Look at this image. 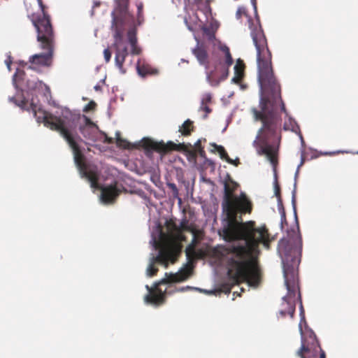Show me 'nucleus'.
I'll return each mask as SVG.
<instances>
[{
  "label": "nucleus",
  "instance_id": "nucleus-49",
  "mask_svg": "<svg viewBox=\"0 0 358 358\" xmlns=\"http://www.w3.org/2000/svg\"><path fill=\"white\" fill-rule=\"evenodd\" d=\"M29 68L31 69H34V67H32L31 66H29Z\"/></svg>",
  "mask_w": 358,
  "mask_h": 358
},
{
  "label": "nucleus",
  "instance_id": "nucleus-13",
  "mask_svg": "<svg viewBox=\"0 0 358 358\" xmlns=\"http://www.w3.org/2000/svg\"><path fill=\"white\" fill-rule=\"evenodd\" d=\"M166 228L169 231V234L160 232L159 237L162 241V246H164L166 243L176 242L175 240L176 236H180V230L178 226L173 221L169 220L166 222Z\"/></svg>",
  "mask_w": 358,
  "mask_h": 358
},
{
  "label": "nucleus",
  "instance_id": "nucleus-26",
  "mask_svg": "<svg viewBox=\"0 0 358 358\" xmlns=\"http://www.w3.org/2000/svg\"><path fill=\"white\" fill-rule=\"evenodd\" d=\"M289 124H290V127L287 124V123H285L284 127H283L284 129L285 130L290 129L291 131H292L293 132H295V133H298L299 131V127L294 121L290 120Z\"/></svg>",
  "mask_w": 358,
  "mask_h": 358
},
{
  "label": "nucleus",
  "instance_id": "nucleus-2",
  "mask_svg": "<svg viewBox=\"0 0 358 358\" xmlns=\"http://www.w3.org/2000/svg\"><path fill=\"white\" fill-rule=\"evenodd\" d=\"M248 22L257 50V78L262 92L259 110L252 109L254 120L262 123L254 145H257V153L265 155L275 166L282 138V118L278 111V104H280L282 112L286 113L287 111L281 97L280 85L274 75L272 55L263 29L259 23L254 25L250 17Z\"/></svg>",
  "mask_w": 358,
  "mask_h": 358
},
{
  "label": "nucleus",
  "instance_id": "nucleus-20",
  "mask_svg": "<svg viewBox=\"0 0 358 358\" xmlns=\"http://www.w3.org/2000/svg\"><path fill=\"white\" fill-rule=\"evenodd\" d=\"M79 130L84 138L86 139L92 140L94 141L96 140L95 131L93 128L87 126H80Z\"/></svg>",
  "mask_w": 358,
  "mask_h": 358
},
{
  "label": "nucleus",
  "instance_id": "nucleus-22",
  "mask_svg": "<svg viewBox=\"0 0 358 358\" xmlns=\"http://www.w3.org/2000/svg\"><path fill=\"white\" fill-rule=\"evenodd\" d=\"M210 146L213 147L215 149L214 150H212V152H214L215 150L218 152L221 159L227 160V157H229V155L223 146L218 145L215 143H210Z\"/></svg>",
  "mask_w": 358,
  "mask_h": 358
},
{
  "label": "nucleus",
  "instance_id": "nucleus-5",
  "mask_svg": "<svg viewBox=\"0 0 358 358\" xmlns=\"http://www.w3.org/2000/svg\"><path fill=\"white\" fill-rule=\"evenodd\" d=\"M27 104L28 101L26 99H23L19 106L23 109L31 111L38 122H43L46 127L52 131L58 132L70 148H76L75 138H80V136L76 130L75 120L78 119V117L69 119L66 115H63L62 117L54 115L42 110L33 101L29 106H27Z\"/></svg>",
  "mask_w": 358,
  "mask_h": 358
},
{
  "label": "nucleus",
  "instance_id": "nucleus-16",
  "mask_svg": "<svg viewBox=\"0 0 358 358\" xmlns=\"http://www.w3.org/2000/svg\"><path fill=\"white\" fill-rule=\"evenodd\" d=\"M245 64L243 60L238 59L234 66V76L232 78L231 81L236 84H239L244 77Z\"/></svg>",
  "mask_w": 358,
  "mask_h": 358
},
{
  "label": "nucleus",
  "instance_id": "nucleus-31",
  "mask_svg": "<svg viewBox=\"0 0 358 358\" xmlns=\"http://www.w3.org/2000/svg\"><path fill=\"white\" fill-rule=\"evenodd\" d=\"M203 31L205 35H206L209 40L213 41L215 38L214 32L210 29L208 27H203Z\"/></svg>",
  "mask_w": 358,
  "mask_h": 358
},
{
  "label": "nucleus",
  "instance_id": "nucleus-44",
  "mask_svg": "<svg viewBox=\"0 0 358 358\" xmlns=\"http://www.w3.org/2000/svg\"><path fill=\"white\" fill-rule=\"evenodd\" d=\"M142 10H143V6L142 5L138 6V12L139 15L141 13Z\"/></svg>",
  "mask_w": 358,
  "mask_h": 358
},
{
  "label": "nucleus",
  "instance_id": "nucleus-17",
  "mask_svg": "<svg viewBox=\"0 0 358 358\" xmlns=\"http://www.w3.org/2000/svg\"><path fill=\"white\" fill-rule=\"evenodd\" d=\"M136 69L138 73L141 77H145L148 75H154L157 73V71L152 69L151 66L144 63L141 64L140 61L138 62Z\"/></svg>",
  "mask_w": 358,
  "mask_h": 358
},
{
  "label": "nucleus",
  "instance_id": "nucleus-37",
  "mask_svg": "<svg viewBox=\"0 0 358 358\" xmlns=\"http://www.w3.org/2000/svg\"><path fill=\"white\" fill-rule=\"evenodd\" d=\"M141 48L138 47L137 44L134 45V46H131L132 55H138L141 53Z\"/></svg>",
  "mask_w": 358,
  "mask_h": 358
},
{
  "label": "nucleus",
  "instance_id": "nucleus-48",
  "mask_svg": "<svg viewBox=\"0 0 358 358\" xmlns=\"http://www.w3.org/2000/svg\"><path fill=\"white\" fill-rule=\"evenodd\" d=\"M189 289V287H187L186 288H182L180 290L181 291H184V290H186V289Z\"/></svg>",
  "mask_w": 358,
  "mask_h": 358
},
{
  "label": "nucleus",
  "instance_id": "nucleus-21",
  "mask_svg": "<svg viewBox=\"0 0 358 358\" xmlns=\"http://www.w3.org/2000/svg\"><path fill=\"white\" fill-rule=\"evenodd\" d=\"M194 127L193 122L188 119L185 120L180 127L179 131L182 134V135L187 136L191 134V133L194 131Z\"/></svg>",
  "mask_w": 358,
  "mask_h": 358
},
{
  "label": "nucleus",
  "instance_id": "nucleus-3",
  "mask_svg": "<svg viewBox=\"0 0 358 358\" xmlns=\"http://www.w3.org/2000/svg\"><path fill=\"white\" fill-rule=\"evenodd\" d=\"M287 238H282L278 243V251L282 256L283 265V275L287 294L283 297V305L286 307L280 311L285 317L287 315L294 317L296 309V301L300 302L301 309H303L301 293L296 283L295 266L300 262L302 252V238L299 228L292 229L287 232Z\"/></svg>",
  "mask_w": 358,
  "mask_h": 358
},
{
  "label": "nucleus",
  "instance_id": "nucleus-50",
  "mask_svg": "<svg viewBox=\"0 0 358 358\" xmlns=\"http://www.w3.org/2000/svg\"><path fill=\"white\" fill-rule=\"evenodd\" d=\"M118 69L120 70V69L118 67ZM123 69V67L121 69L122 72H124Z\"/></svg>",
  "mask_w": 358,
  "mask_h": 358
},
{
  "label": "nucleus",
  "instance_id": "nucleus-7",
  "mask_svg": "<svg viewBox=\"0 0 358 358\" xmlns=\"http://www.w3.org/2000/svg\"><path fill=\"white\" fill-rule=\"evenodd\" d=\"M182 251V245L180 243L171 242L166 243L162 246L159 254L152 258V262L147 268V274L149 276H154L157 274L158 268L155 266V263L162 264L165 268H167L169 262L175 263Z\"/></svg>",
  "mask_w": 358,
  "mask_h": 358
},
{
  "label": "nucleus",
  "instance_id": "nucleus-15",
  "mask_svg": "<svg viewBox=\"0 0 358 358\" xmlns=\"http://www.w3.org/2000/svg\"><path fill=\"white\" fill-rule=\"evenodd\" d=\"M192 52L195 56L199 63L204 66L208 70L209 68L208 54L205 45L198 42L196 46L192 49Z\"/></svg>",
  "mask_w": 358,
  "mask_h": 358
},
{
  "label": "nucleus",
  "instance_id": "nucleus-30",
  "mask_svg": "<svg viewBox=\"0 0 358 358\" xmlns=\"http://www.w3.org/2000/svg\"><path fill=\"white\" fill-rule=\"evenodd\" d=\"M96 103L94 101H90L84 108L83 111L85 113L95 110Z\"/></svg>",
  "mask_w": 358,
  "mask_h": 358
},
{
  "label": "nucleus",
  "instance_id": "nucleus-46",
  "mask_svg": "<svg viewBox=\"0 0 358 358\" xmlns=\"http://www.w3.org/2000/svg\"><path fill=\"white\" fill-rule=\"evenodd\" d=\"M6 65L8 69H10L11 61H6Z\"/></svg>",
  "mask_w": 358,
  "mask_h": 358
},
{
  "label": "nucleus",
  "instance_id": "nucleus-29",
  "mask_svg": "<svg viewBox=\"0 0 358 358\" xmlns=\"http://www.w3.org/2000/svg\"><path fill=\"white\" fill-rule=\"evenodd\" d=\"M167 186L171 190L173 197L178 198L179 193L176 185L174 183L169 182L167 183Z\"/></svg>",
  "mask_w": 358,
  "mask_h": 358
},
{
  "label": "nucleus",
  "instance_id": "nucleus-43",
  "mask_svg": "<svg viewBox=\"0 0 358 358\" xmlns=\"http://www.w3.org/2000/svg\"><path fill=\"white\" fill-rule=\"evenodd\" d=\"M252 5L254 6L255 12H257V2L256 0H252Z\"/></svg>",
  "mask_w": 358,
  "mask_h": 358
},
{
  "label": "nucleus",
  "instance_id": "nucleus-1",
  "mask_svg": "<svg viewBox=\"0 0 358 358\" xmlns=\"http://www.w3.org/2000/svg\"><path fill=\"white\" fill-rule=\"evenodd\" d=\"M236 186L233 181L231 185L224 182L222 205L228 222L222 229V236L227 241L242 240L245 243L224 247L223 255L227 256L228 275L233 281L257 286L260 281V271L253 253L258 250L259 243L269 248V234L265 226L255 228L254 221L241 222V215L251 213L252 203L244 194L240 196L234 195Z\"/></svg>",
  "mask_w": 358,
  "mask_h": 358
},
{
  "label": "nucleus",
  "instance_id": "nucleus-32",
  "mask_svg": "<svg viewBox=\"0 0 358 358\" xmlns=\"http://www.w3.org/2000/svg\"><path fill=\"white\" fill-rule=\"evenodd\" d=\"M117 145L119 147H122L123 148H129V143L126 140L122 139L120 137L117 138Z\"/></svg>",
  "mask_w": 358,
  "mask_h": 358
},
{
  "label": "nucleus",
  "instance_id": "nucleus-24",
  "mask_svg": "<svg viewBox=\"0 0 358 358\" xmlns=\"http://www.w3.org/2000/svg\"><path fill=\"white\" fill-rule=\"evenodd\" d=\"M127 37L131 46H134V45L137 44L136 34L134 29H129L128 31Z\"/></svg>",
  "mask_w": 358,
  "mask_h": 358
},
{
  "label": "nucleus",
  "instance_id": "nucleus-36",
  "mask_svg": "<svg viewBox=\"0 0 358 358\" xmlns=\"http://www.w3.org/2000/svg\"><path fill=\"white\" fill-rule=\"evenodd\" d=\"M200 109L206 112V115L203 117L204 118H206L208 115L212 111L208 105H201Z\"/></svg>",
  "mask_w": 358,
  "mask_h": 358
},
{
  "label": "nucleus",
  "instance_id": "nucleus-35",
  "mask_svg": "<svg viewBox=\"0 0 358 358\" xmlns=\"http://www.w3.org/2000/svg\"><path fill=\"white\" fill-rule=\"evenodd\" d=\"M103 55L106 62H108L111 58V52L108 48L103 50Z\"/></svg>",
  "mask_w": 358,
  "mask_h": 358
},
{
  "label": "nucleus",
  "instance_id": "nucleus-45",
  "mask_svg": "<svg viewBox=\"0 0 358 358\" xmlns=\"http://www.w3.org/2000/svg\"><path fill=\"white\" fill-rule=\"evenodd\" d=\"M203 0H194V2L197 5H200L203 3Z\"/></svg>",
  "mask_w": 358,
  "mask_h": 358
},
{
  "label": "nucleus",
  "instance_id": "nucleus-38",
  "mask_svg": "<svg viewBox=\"0 0 358 358\" xmlns=\"http://www.w3.org/2000/svg\"><path fill=\"white\" fill-rule=\"evenodd\" d=\"M84 117L85 120V124L84 126H87L91 128H93L94 127L96 126L95 124L89 117H87V116H84Z\"/></svg>",
  "mask_w": 358,
  "mask_h": 358
},
{
  "label": "nucleus",
  "instance_id": "nucleus-10",
  "mask_svg": "<svg viewBox=\"0 0 358 358\" xmlns=\"http://www.w3.org/2000/svg\"><path fill=\"white\" fill-rule=\"evenodd\" d=\"M81 141L82 139L80 137V138H75V145L76 148L75 149L71 148L73 154L74 162L78 168L83 173V175L90 182L92 187L98 188L99 174L96 171L87 169V166L85 163V156L83 154L80 147L78 144V142Z\"/></svg>",
  "mask_w": 358,
  "mask_h": 358
},
{
  "label": "nucleus",
  "instance_id": "nucleus-9",
  "mask_svg": "<svg viewBox=\"0 0 358 358\" xmlns=\"http://www.w3.org/2000/svg\"><path fill=\"white\" fill-rule=\"evenodd\" d=\"M220 49L224 55V62L220 59L215 69L206 73L207 80L212 86H217L221 81L227 78L229 73V69L234 62L229 48L227 45H221Z\"/></svg>",
  "mask_w": 358,
  "mask_h": 358
},
{
  "label": "nucleus",
  "instance_id": "nucleus-4",
  "mask_svg": "<svg viewBox=\"0 0 358 358\" xmlns=\"http://www.w3.org/2000/svg\"><path fill=\"white\" fill-rule=\"evenodd\" d=\"M41 13L31 15V20L36 30L37 41L41 49L45 52L36 54L29 57L31 64L49 66L51 64L55 43V34L50 15L45 11V7L39 0Z\"/></svg>",
  "mask_w": 358,
  "mask_h": 358
},
{
  "label": "nucleus",
  "instance_id": "nucleus-11",
  "mask_svg": "<svg viewBox=\"0 0 358 358\" xmlns=\"http://www.w3.org/2000/svg\"><path fill=\"white\" fill-rule=\"evenodd\" d=\"M112 29L115 31V42L113 44L115 49V61L116 66L121 69L122 68V64H124L125 58L128 55V49L123 43L122 32L117 25L119 19L114 12L112 13Z\"/></svg>",
  "mask_w": 358,
  "mask_h": 358
},
{
  "label": "nucleus",
  "instance_id": "nucleus-6",
  "mask_svg": "<svg viewBox=\"0 0 358 358\" xmlns=\"http://www.w3.org/2000/svg\"><path fill=\"white\" fill-rule=\"evenodd\" d=\"M190 273L191 269L189 268H182L176 273H166L165 277L156 283L154 287H150L148 285L145 286L148 294L145 296L144 301L147 303L157 306L163 304L165 302L166 289L162 290L160 286L167 283L184 281L189 278Z\"/></svg>",
  "mask_w": 358,
  "mask_h": 358
},
{
  "label": "nucleus",
  "instance_id": "nucleus-19",
  "mask_svg": "<svg viewBox=\"0 0 358 358\" xmlns=\"http://www.w3.org/2000/svg\"><path fill=\"white\" fill-rule=\"evenodd\" d=\"M178 229L180 230V236H181V240H184V237L181 236V234L183 231H189L192 234H194L196 231V229L194 225L189 224V221L187 219H184L181 221L180 226H178Z\"/></svg>",
  "mask_w": 358,
  "mask_h": 358
},
{
  "label": "nucleus",
  "instance_id": "nucleus-28",
  "mask_svg": "<svg viewBox=\"0 0 358 358\" xmlns=\"http://www.w3.org/2000/svg\"><path fill=\"white\" fill-rule=\"evenodd\" d=\"M194 148L195 150L199 152V154L201 156H203L205 154V151L201 145V140L199 139L195 143H194Z\"/></svg>",
  "mask_w": 358,
  "mask_h": 358
},
{
  "label": "nucleus",
  "instance_id": "nucleus-41",
  "mask_svg": "<svg viewBox=\"0 0 358 358\" xmlns=\"http://www.w3.org/2000/svg\"><path fill=\"white\" fill-rule=\"evenodd\" d=\"M105 141L104 142L106 143H113V138H110L108 137L106 134H105Z\"/></svg>",
  "mask_w": 358,
  "mask_h": 358
},
{
  "label": "nucleus",
  "instance_id": "nucleus-40",
  "mask_svg": "<svg viewBox=\"0 0 358 358\" xmlns=\"http://www.w3.org/2000/svg\"><path fill=\"white\" fill-rule=\"evenodd\" d=\"M197 234H198V230L197 229H196V231L194 232V234H192L193 238H192V241L191 243H194V248H196V245L197 243Z\"/></svg>",
  "mask_w": 358,
  "mask_h": 358
},
{
  "label": "nucleus",
  "instance_id": "nucleus-8",
  "mask_svg": "<svg viewBox=\"0 0 358 358\" xmlns=\"http://www.w3.org/2000/svg\"><path fill=\"white\" fill-rule=\"evenodd\" d=\"M301 346L296 355L300 358H326V354L322 350L316 335L313 331H309L303 335L301 327Z\"/></svg>",
  "mask_w": 358,
  "mask_h": 358
},
{
  "label": "nucleus",
  "instance_id": "nucleus-18",
  "mask_svg": "<svg viewBox=\"0 0 358 358\" xmlns=\"http://www.w3.org/2000/svg\"><path fill=\"white\" fill-rule=\"evenodd\" d=\"M185 255L189 263L193 262L196 259L201 257V253L198 252L194 243L189 244L185 249Z\"/></svg>",
  "mask_w": 358,
  "mask_h": 358
},
{
  "label": "nucleus",
  "instance_id": "nucleus-33",
  "mask_svg": "<svg viewBox=\"0 0 358 358\" xmlns=\"http://www.w3.org/2000/svg\"><path fill=\"white\" fill-rule=\"evenodd\" d=\"M212 96L210 94H206L202 98L201 105H208L211 102Z\"/></svg>",
  "mask_w": 358,
  "mask_h": 358
},
{
  "label": "nucleus",
  "instance_id": "nucleus-14",
  "mask_svg": "<svg viewBox=\"0 0 358 358\" xmlns=\"http://www.w3.org/2000/svg\"><path fill=\"white\" fill-rule=\"evenodd\" d=\"M101 192V199L105 203L114 201L119 196L121 190L117 187V182L107 186L100 187Z\"/></svg>",
  "mask_w": 358,
  "mask_h": 358
},
{
  "label": "nucleus",
  "instance_id": "nucleus-42",
  "mask_svg": "<svg viewBox=\"0 0 358 358\" xmlns=\"http://www.w3.org/2000/svg\"><path fill=\"white\" fill-rule=\"evenodd\" d=\"M205 3H206V8L208 9V10L209 12H210L211 8H210V3H209V1H208V0H206Z\"/></svg>",
  "mask_w": 358,
  "mask_h": 358
},
{
  "label": "nucleus",
  "instance_id": "nucleus-25",
  "mask_svg": "<svg viewBox=\"0 0 358 358\" xmlns=\"http://www.w3.org/2000/svg\"><path fill=\"white\" fill-rule=\"evenodd\" d=\"M42 85H45L46 87L47 86L41 80H36V81H30L29 80L27 82V87L29 90H35L38 87H41Z\"/></svg>",
  "mask_w": 358,
  "mask_h": 358
},
{
  "label": "nucleus",
  "instance_id": "nucleus-47",
  "mask_svg": "<svg viewBox=\"0 0 358 358\" xmlns=\"http://www.w3.org/2000/svg\"><path fill=\"white\" fill-rule=\"evenodd\" d=\"M94 89H95V90L98 91V90H100V87H99V85H96V86L94 87Z\"/></svg>",
  "mask_w": 358,
  "mask_h": 358
},
{
  "label": "nucleus",
  "instance_id": "nucleus-39",
  "mask_svg": "<svg viewBox=\"0 0 358 358\" xmlns=\"http://www.w3.org/2000/svg\"><path fill=\"white\" fill-rule=\"evenodd\" d=\"M228 163L231 164H233L236 166H237L239 164H240V162H239V159L238 158H236V159H231L229 157H227V160H226Z\"/></svg>",
  "mask_w": 358,
  "mask_h": 358
},
{
  "label": "nucleus",
  "instance_id": "nucleus-34",
  "mask_svg": "<svg viewBox=\"0 0 358 358\" xmlns=\"http://www.w3.org/2000/svg\"><path fill=\"white\" fill-rule=\"evenodd\" d=\"M236 17L238 19H240L242 15H245L247 16V12H246V9L244 7H239L236 11Z\"/></svg>",
  "mask_w": 358,
  "mask_h": 358
},
{
  "label": "nucleus",
  "instance_id": "nucleus-12",
  "mask_svg": "<svg viewBox=\"0 0 358 358\" xmlns=\"http://www.w3.org/2000/svg\"><path fill=\"white\" fill-rule=\"evenodd\" d=\"M140 143L144 149L154 150L163 155L173 150H184L185 147L183 143L176 144L172 141L166 143L163 141L158 142L148 138H143Z\"/></svg>",
  "mask_w": 358,
  "mask_h": 358
},
{
  "label": "nucleus",
  "instance_id": "nucleus-23",
  "mask_svg": "<svg viewBox=\"0 0 358 358\" xmlns=\"http://www.w3.org/2000/svg\"><path fill=\"white\" fill-rule=\"evenodd\" d=\"M274 192L275 195L278 198V206H282V200H281V196H280V185L278 184L277 176L275 175V181H274Z\"/></svg>",
  "mask_w": 358,
  "mask_h": 358
},
{
  "label": "nucleus",
  "instance_id": "nucleus-27",
  "mask_svg": "<svg viewBox=\"0 0 358 358\" xmlns=\"http://www.w3.org/2000/svg\"><path fill=\"white\" fill-rule=\"evenodd\" d=\"M278 207H279V210L280 211V215H281V228L283 229L284 225H287V221L286 219L285 211V209H284L282 205Z\"/></svg>",
  "mask_w": 358,
  "mask_h": 358
}]
</instances>
